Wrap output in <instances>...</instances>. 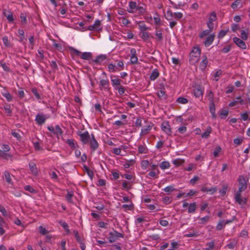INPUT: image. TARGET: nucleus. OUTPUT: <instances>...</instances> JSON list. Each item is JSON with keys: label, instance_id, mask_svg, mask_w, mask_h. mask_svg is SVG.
I'll list each match as a JSON object with an SVG mask.
<instances>
[{"label": "nucleus", "instance_id": "f257e3e1", "mask_svg": "<svg viewBox=\"0 0 250 250\" xmlns=\"http://www.w3.org/2000/svg\"><path fill=\"white\" fill-rule=\"evenodd\" d=\"M201 55V49L198 46L193 47L190 54L189 62L194 64L198 62Z\"/></svg>", "mask_w": 250, "mask_h": 250}, {"label": "nucleus", "instance_id": "f03ea898", "mask_svg": "<svg viewBox=\"0 0 250 250\" xmlns=\"http://www.w3.org/2000/svg\"><path fill=\"white\" fill-rule=\"evenodd\" d=\"M165 16L167 20L172 21L173 19L176 20L181 19L183 17V14L181 12H175L173 13L169 10L167 11Z\"/></svg>", "mask_w": 250, "mask_h": 250}, {"label": "nucleus", "instance_id": "7ed1b4c3", "mask_svg": "<svg viewBox=\"0 0 250 250\" xmlns=\"http://www.w3.org/2000/svg\"><path fill=\"white\" fill-rule=\"evenodd\" d=\"M77 134L80 136V140L83 144L85 145L88 144L91 138V135L89 134L87 131H85L83 132L79 131L77 132Z\"/></svg>", "mask_w": 250, "mask_h": 250}, {"label": "nucleus", "instance_id": "20e7f679", "mask_svg": "<svg viewBox=\"0 0 250 250\" xmlns=\"http://www.w3.org/2000/svg\"><path fill=\"white\" fill-rule=\"evenodd\" d=\"M239 188L242 190H245L248 187V178L243 175H240L238 179Z\"/></svg>", "mask_w": 250, "mask_h": 250}, {"label": "nucleus", "instance_id": "39448f33", "mask_svg": "<svg viewBox=\"0 0 250 250\" xmlns=\"http://www.w3.org/2000/svg\"><path fill=\"white\" fill-rule=\"evenodd\" d=\"M109 236L108 238L109 241L110 243H113L115 242L117 239L119 237H123V235L118 232L116 230H114L113 232H110L109 233Z\"/></svg>", "mask_w": 250, "mask_h": 250}, {"label": "nucleus", "instance_id": "423d86ee", "mask_svg": "<svg viewBox=\"0 0 250 250\" xmlns=\"http://www.w3.org/2000/svg\"><path fill=\"white\" fill-rule=\"evenodd\" d=\"M88 144H89L91 149L93 151L96 150L99 147V144L95 139L93 134H91V138L89 140Z\"/></svg>", "mask_w": 250, "mask_h": 250}, {"label": "nucleus", "instance_id": "0eeeda50", "mask_svg": "<svg viewBox=\"0 0 250 250\" xmlns=\"http://www.w3.org/2000/svg\"><path fill=\"white\" fill-rule=\"evenodd\" d=\"M107 59V55L105 54H101L97 56L96 58L94 60H91L90 63L92 64L94 63L100 65L104 62Z\"/></svg>", "mask_w": 250, "mask_h": 250}, {"label": "nucleus", "instance_id": "6e6552de", "mask_svg": "<svg viewBox=\"0 0 250 250\" xmlns=\"http://www.w3.org/2000/svg\"><path fill=\"white\" fill-rule=\"evenodd\" d=\"M161 129L167 135H171V128L168 122L165 121L162 123Z\"/></svg>", "mask_w": 250, "mask_h": 250}, {"label": "nucleus", "instance_id": "1a4fd4ad", "mask_svg": "<svg viewBox=\"0 0 250 250\" xmlns=\"http://www.w3.org/2000/svg\"><path fill=\"white\" fill-rule=\"evenodd\" d=\"M153 125L152 123H147V125L143 128H142L140 134V136L142 137L143 136H146L147 134H149L153 127Z\"/></svg>", "mask_w": 250, "mask_h": 250}, {"label": "nucleus", "instance_id": "9d476101", "mask_svg": "<svg viewBox=\"0 0 250 250\" xmlns=\"http://www.w3.org/2000/svg\"><path fill=\"white\" fill-rule=\"evenodd\" d=\"M99 86L101 89L109 90V82L106 78L105 79H100L99 82Z\"/></svg>", "mask_w": 250, "mask_h": 250}, {"label": "nucleus", "instance_id": "9b49d317", "mask_svg": "<svg viewBox=\"0 0 250 250\" xmlns=\"http://www.w3.org/2000/svg\"><path fill=\"white\" fill-rule=\"evenodd\" d=\"M87 30L90 31H99L102 30V27H101V21L99 20H96L93 25H91L88 27Z\"/></svg>", "mask_w": 250, "mask_h": 250}, {"label": "nucleus", "instance_id": "f8f14e48", "mask_svg": "<svg viewBox=\"0 0 250 250\" xmlns=\"http://www.w3.org/2000/svg\"><path fill=\"white\" fill-rule=\"evenodd\" d=\"M233 42L240 48L242 49H246L247 45L242 39H240L237 37H234L233 38Z\"/></svg>", "mask_w": 250, "mask_h": 250}, {"label": "nucleus", "instance_id": "ddd939ff", "mask_svg": "<svg viewBox=\"0 0 250 250\" xmlns=\"http://www.w3.org/2000/svg\"><path fill=\"white\" fill-rule=\"evenodd\" d=\"M203 92L204 88L200 86L195 87L193 89L194 95L197 98L202 97L203 96Z\"/></svg>", "mask_w": 250, "mask_h": 250}, {"label": "nucleus", "instance_id": "4468645a", "mask_svg": "<svg viewBox=\"0 0 250 250\" xmlns=\"http://www.w3.org/2000/svg\"><path fill=\"white\" fill-rule=\"evenodd\" d=\"M46 119L45 115L42 114H38L36 116L35 120L38 124L42 125L45 122Z\"/></svg>", "mask_w": 250, "mask_h": 250}, {"label": "nucleus", "instance_id": "2eb2a0df", "mask_svg": "<svg viewBox=\"0 0 250 250\" xmlns=\"http://www.w3.org/2000/svg\"><path fill=\"white\" fill-rule=\"evenodd\" d=\"M136 50L134 48H132L130 50L131 56L130 57V61L131 64H136L138 62V58L136 56Z\"/></svg>", "mask_w": 250, "mask_h": 250}, {"label": "nucleus", "instance_id": "dca6fc26", "mask_svg": "<svg viewBox=\"0 0 250 250\" xmlns=\"http://www.w3.org/2000/svg\"><path fill=\"white\" fill-rule=\"evenodd\" d=\"M137 3L134 1H130L128 3V7L127 8V11L130 13H133L135 10H137Z\"/></svg>", "mask_w": 250, "mask_h": 250}, {"label": "nucleus", "instance_id": "f3484780", "mask_svg": "<svg viewBox=\"0 0 250 250\" xmlns=\"http://www.w3.org/2000/svg\"><path fill=\"white\" fill-rule=\"evenodd\" d=\"M215 38L214 34H210L207 37L205 42L204 45L206 47H208L213 42Z\"/></svg>", "mask_w": 250, "mask_h": 250}, {"label": "nucleus", "instance_id": "a211bd4d", "mask_svg": "<svg viewBox=\"0 0 250 250\" xmlns=\"http://www.w3.org/2000/svg\"><path fill=\"white\" fill-rule=\"evenodd\" d=\"M138 150L140 154H146L148 151V148L145 144L139 145Z\"/></svg>", "mask_w": 250, "mask_h": 250}, {"label": "nucleus", "instance_id": "6ab92c4d", "mask_svg": "<svg viewBox=\"0 0 250 250\" xmlns=\"http://www.w3.org/2000/svg\"><path fill=\"white\" fill-rule=\"evenodd\" d=\"M29 167L32 173L34 175H37L38 172L36 164L34 162H30L29 163Z\"/></svg>", "mask_w": 250, "mask_h": 250}, {"label": "nucleus", "instance_id": "aec40b11", "mask_svg": "<svg viewBox=\"0 0 250 250\" xmlns=\"http://www.w3.org/2000/svg\"><path fill=\"white\" fill-rule=\"evenodd\" d=\"M235 201L239 204L241 206H243L247 202V199L245 197H243L242 195L238 196V198H237L236 197H234Z\"/></svg>", "mask_w": 250, "mask_h": 250}, {"label": "nucleus", "instance_id": "412c9836", "mask_svg": "<svg viewBox=\"0 0 250 250\" xmlns=\"http://www.w3.org/2000/svg\"><path fill=\"white\" fill-rule=\"evenodd\" d=\"M201 191L209 193L210 194H213L217 191V188L216 187H212L211 188L203 187L202 188Z\"/></svg>", "mask_w": 250, "mask_h": 250}, {"label": "nucleus", "instance_id": "4be33fe9", "mask_svg": "<svg viewBox=\"0 0 250 250\" xmlns=\"http://www.w3.org/2000/svg\"><path fill=\"white\" fill-rule=\"evenodd\" d=\"M212 131V128L210 126H208L206 128L205 131L201 134L202 138H208Z\"/></svg>", "mask_w": 250, "mask_h": 250}, {"label": "nucleus", "instance_id": "5701e85b", "mask_svg": "<svg viewBox=\"0 0 250 250\" xmlns=\"http://www.w3.org/2000/svg\"><path fill=\"white\" fill-rule=\"evenodd\" d=\"M111 82L114 89H117L118 86L120 85L121 80L118 78L111 79Z\"/></svg>", "mask_w": 250, "mask_h": 250}, {"label": "nucleus", "instance_id": "b1692460", "mask_svg": "<svg viewBox=\"0 0 250 250\" xmlns=\"http://www.w3.org/2000/svg\"><path fill=\"white\" fill-rule=\"evenodd\" d=\"M196 204L195 202L190 203L188 207V212L189 213H194L196 209Z\"/></svg>", "mask_w": 250, "mask_h": 250}, {"label": "nucleus", "instance_id": "393cba45", "mask_svg": "<svg viewBox=\"0 0 250 250\" xmlns=\"http://www.w3.org/2000/svg\"><path fill=\"white\" fill-rule=\"evenodd\" d=\"M59 223L63 228L67 234H69L70 233L69 226L64 221L60 220L59 221Z\"/></svg>", "mask_w": 250, "mask_h": 250}, {"label": "nucleus", "instance_id": "a878e982", "mask_svg": "<svg viewBox=\"0 0 250 250\" xmlns=\"http://www.w3.org/2000/svg\"><path fill=\"white\" fill-rule=\"evenodd\" d=\"M92 57V54L91 52H85L83 53H82L81 55V58L85 60H89Z\"/></svg>", "mask_w": 250, "mask_h": 250}, {"label": "nucleus", "instance_id": "bb28decb", "mask_svg": "<svg viewBox=\"0 0 250 250\" xmlns=\"http://www.w3.org/2000/svg\"><path fill=\"white\" fill-rule=\"evenodd\" d=\"M208 62V59H207V57L205 56H204L203 60L201 62L200 66H199L201 70H204L207 66Z\"/></svg>", "mask_w": 250, "mask_h": 250}, {"label": "nucleus", "instance_id": "cd10ccee", "mask_svg": "<svg viewBox=\"0 0 250 250\" xmlns=\"http://www.w3.org/2000/svg\"><path fill=\"white\" fill-rule=\"evenodd\" d=\"M159 75V73L158 71L157 70V69H155L152 71V73H151L149 78L150 80L154 81L158 77Z\"/></svg>", "mask_w": 250, "mask_h": 250}, {"label": "nucleus", "instance_id": "c85d7f7f", "mask_svg": "<svg viewBox=\"0 0 250 250\" xmlns=\"http://www.w3.org/2000/svg\"><path fill=\"white\" fill-rule=\"evenodd\" d=\"M135 161L133 159L127 160L124 164L123 166L125 168H128L130 166L133 165Z\"/></svg>", "mask_w": 250, "mask_h": 250}, {"label": "nucleus", "instance_id": "c756f323", "mask_svg": "<svg viewBox=\"0 0 250 250\" xmlns=\"http://www.w3.org/2000/svg\"><path fill=\"white\" fill-rule=\"evenodd\" d=\"M184 160L180 158H177L172 161V163L176 167L182 165L184 163Z\"/></svg>", "mask_w": 250, "mask_h": 250}, {"label": "nucleus", "instance_id": "7c9ffc66", "mask_svg": "<svg viewBox=\"0 0 250 250\" xmlns=\"http://www.w3.org/2000/svg\"><path fill=\"white\" fill-rule=\"evenodd\" d=\"M249 31L248 30H242L241 32L240 37L243 40L246 41L248 38Z\"/></svg>", "mask_w": 250, "mask_h": 250}, {"label": "nucleus", "instance_id": "2f4dec72", "mask_svg": "<svg viewBox=\"0 0 250 250\" xmlns=\"http://www.w3.org/2000/svg\"><path fill=\"white\" fill-rule=\"evenodd\" d=\"M209 111L213 118L216 117L215 108L214 103H210Z\"/></svg>", "mask_w": 250, "mask_h": 250}, {"label": "nucleus", "instance_id": "473e14b6", "mask_svg": "<svg viewBox=\"0 0 250 250\" xmlns=\"http://www.w3.org/2000/svg\"><path fill=\"white\" fill-rule=\"evenodd\" d=\"M170 166V163L167 161H163L160 165V167L162 169H167L169 168Z\"/></svg>", "mask_w": 250, "mask_h": 250}, {"label": "nucleus", "instance_id": "72a5a7b5", "mask_svg": "<svg viewBox=\"0 0 250 250\" xmlns=\"http://www.w3.org/2000/svg\"><path fill=\"white\" fill-rule=\"evenodd\" d=\"M107 68L108 71L110 72H118V70L117 69L116 66L115 64L113 63H109L108 64Z\"/></svg>", "mask_w": 250, "mask_h": 250}, {"label": "nucleus", "instance_id": "f704fd0d", "mask_svg": "<svg viewBox=\"0 0 250 250\" xmlns=\"http://www.w3.org/2000/svg\"><path fill=\"white\" fill-rule=\"evenodd\" d=\"M120 22L124 26H127L129 23V21L125 17L119 18Z\"/></svg>", "mask_w": 250, "mask_h": 250}, {"label": "nucleus", "instance_id": "c9c22d12", "mask_svg": "<svg viewBox=\"0 0 250 250\" xmlns=\"http://www.w3.org/2000/svg\"><path fill=\"white\" fill-rule=\"evenodd\" d=\"M153 19L155 22V23L157 25H161V19L159 15L157 13H155V16L153 17Z\"/></svg>", "mask_w": 250, "mask_h": 250}, {"label": "nucleus", "instance_id": "e433bc0d", "mask_svg": "<svg viewBox=\"0 0 250 250\" xmlns=\"http://www.w3.org/2000/svg\"><path fill=\"white\" fill-rule=\"evenodd\" d=\"M116 66L118 71H120L124 69V63L122 61H118Z\"/></svg>", "mask_w": 250, "mask_h": 250}, {"label": "nucleus", "instance_id": "4c0bfd02", "mask_svg": "<svg viewBox=\"0 0 250 250\" xmlns=\"http://www.w3.org/2000/svg\"><path fill=\"white\" fill-rule=\"evenodd\" d=\"M207 247L205 248L206 250H212L214 247V241H212L211 242H208L206 244Z\"/></svg>", "mask_w": 250, "mask_h": 250}, {"label": "nucleus", "instance_id": "58836bf2", "mask_svg": "<svg viewBox=\"0 0 250 250\" xmlns=\"http://www.w3.org/2000/svg\"><path fill=\"white\" fill-rule=\"evenodd\" d=\"M149 166V162L147 160H143L141 162V166L143 169H146Z\"/></svg>", "mask_w": 250, "mask_h": 250}, {"label": "nucleus", "instance_id": "ea45409f", "mask_svg": "<svg viewBox=\"0 0 250 250\" xmlns=\"http://www.w3.org/2000/svg\"><path fill=\"white\" fill-rule=\"evenodd\" d=\"M222 74V71L220 70H217L216 72H215L213 74V80L215 81H218L219 80V77L221 76Z\"/></svg>", "mask_w": 250, "mask_h": 250}, {"label": "nucleus", "instance_id": "a19ab883", "mask_svg": "<svg viewBox=\"0 0 250 250\" xmlns=\"http://www.w3.org/2000/svg\"><path fill=\"white\" fill-rule=\"evenodd\" d=\"M176 102L179 104H186L188 103V100L185 98L180 97L177 99Z\"/></svg>", "mask_w": 250, "mask_h": 250}, {"label": "nucleus", "instance_id": "79ce46f5", "mask_svg": "<svg viewBox=\"0 0 250 250\" xmlns=\"http://www.w3.org/2000/svg\"><path fill=\"white\" fill-rule=\"evenodd\" d=\"M18 33L19 34L20 40L19 41L22 42L24 40H26L24 37V32L22 29H19Z\"/></svg>", "mask_w": 250, "mask_h": 250}, {"label": "nucleus", "instance_id": "37998d69", "mask_svg": "<svg viewBox=\"0 0 250 250\" xmlns=\"http://www.w3.org/2000/svg\"><path fill=\"white\" fill-rule=\"evenodd\" d=\"M74 193L73 191H68L67 194L65 196L67 201L69 202H72V198L73 196Z\"/></svg>", "mask_w": 250, "mask_h": 250}, {"label": "nucleus", "instance_id": "c03bdc74", "mask_svg": "<svg viewBox=\"0 0 250 250\" xmlns=\"http://www.w3.org/2000/svg\"><path fill=\"white\" fill-rule=\"evenodd\" d=\"M209 219V216H206L204 217L201 218L199 219L200 222L199 224H205L207 223Z\"/></svg>", "mask_w": 250, "mask_h": 250}, {"label": "nucleus", "instance_id": "a18cd8bd", "mask_svg": "<svg viewBox=\"0 0 250 250\" xmlns=\"http://www.w3.org/2000/svg\"><path fill=\"white\" fill-rule=\"evenodd\" d=\"M141 34V38L144 41H146L149 38V35L146 31L140 32Z\"/></svg>", "mask_w": 250, "mask_h": 250}, {"label": "nucleus", "instance_id": "49530a36", "mask_svg": "<svg viewBox=\"0 0 250 250\" xmlns=\"http://www.w3.org/2000/svg\"><path fill=\"white\" fill-rule=\"evenodd\" d=\"M225 226L224 221L220 220L216 225V229L218 230L222 229Z\"/></svg>", "mask_w": 250, "mask_h": 250}, {"label": "nucleus", "instance_id": "de8ad7c7", "mask_svg": "<svg viewBox=\"0 0 250 250\" xmlns=\"http://www.w3.org/2000/svg\"><path fill=\"white\" fill-rule=\"evenodd\" d=\"M210 32V30H208V29L205 30L203 31V32H202L200 34L199 37L202 39V38H203L204 37H205V36H209Z\"/></svg>", "mask_w": 250, "mask_h": 250}, {"label": "nucleus", "instance_id": "09e8293b", "mask_svg": "<svg viewBox=\"0 0 250 250\" xmlns=\"http://www.w3.org/2000/svg\"><path fill=\"white\" fill-rule=\"evenodd\" d=\"M54 133L57 135H61L62 134V130L59 125H56L55 126V130H54Z\"/></svg>", "mask_w": 250, "mask_h": 250}, {"label": "nucleus", "instance_id": "8fccbe9b", "mask_svg": "<svg viewBox=\"0 0 250 250\" xmlns=\"http://www.w3.org/2000/svg\"><path fill=\"white\" fill-rule=\"evenodd\" d=\"M21 22L24 25L26 23V15L25 13H21L20 16Z\"/></svg>", "mask_w": 250, "mask_h": 250}, {"label": "nucleus", "instance_id": "3c124183", "mask_svg": "<svg viewBox=\"0 0 250 250\" xmlns=\"http://www.w3.org/2000/svg\"><path fill=\"white\" fill-rule=\"evenodd\" d=\"M217 17L216 13L214 12H212L209 15L208 21L210 22L214 21L216 20Z\"/></svg>", "mask_w": 250, "mask_h": 250}, {"label": "nucleus", "instance_id": "603ef678", "mask_svg": "<svg viewBox=\"0 0 250 250\" xmlns=\"http://www.w3.org/2000/svg\"><path fill=\"white\" fill-rule=\"evenodd\" d=\"M4 15L9 22H12L13 21V14L11 12L8 11L7 14H6V12H4Z\"/></svg>", "mask_w": 250, "mask_h": 250}, {"label": "nucleus", "instance_id": "864d4df0", "mask_svg": "<svg viewBox=\"0 0 250 250\" xmlns=\"http://www.w3.org/2000/svg\"><path fill=\"white\" fill-rule=\"evenodd\" d=\"M221 151V148L220 146H217L214 151L213 152V154L214 157H217L219 156V155Z\"/></svg>", "mask_w": 250, "mask_h": 250}, {"label": "nucleus", "instance_id": "5fc2aeb1", "mask_svg": "<svg viewBox=\"0 0 250 250\" xmlns=\"http://www.w3.org/2000/svg\"><path fill=\"white\" fill-rule=\"evenodd\" d=\"M5 112L7 114V115L10 116L11 114V108L10 105H6L3 107Z\"/></svg>", "mask_w": 250, "mask_h": 250}, {"label": "nucleus", "instance_id": "6e6d98bb", "mask_svg": "<svg viewBox=\"0 0 250 250\" xmlns=\"http://www.w3.org/2000/svg\"><path fill=\"white\" fill-rule=\"evenodd\" d=\"M112 153H113L114 154L117 155H121V156L125 155V154L121 153V150L120 148V147L119 148H114L112 150Z\"/></svg>", "mask_w": 250, "mask_h": 250}, {"label": "nucleus", "instance_id": "4d7b16f0", "mask_svg": "<svg viewBox=\"0 0 250 250\" xmlns=\"http://www.w3.org/2000/svg\"><path fill=\"white\" fill-rule=\"evenodd\" d=\"M33 146L36 150H41L42 149L40 144L38 141L33 142Z\"/></svg>", "mask_w": 250, "mask_h": 250}, {"label": "nucleus", "instance_id": "13d9d810", "mask_svg": "<svg viewBox=\"0 0 250 250\" xmlns=\"http://www.w3.org/2000/svg\"><path fill=\"white\" fill-rule=\"evenodd\" d=\"M39 232L42 235H45L48 233L47 230H46L42 226H41L39 227Z\"/></svg>", "mask_w": 250, "mask_h": 250}, {"label": "nucleus", "instance_id": "bf43d9fd", "mask_svg": "<svg viewBox=\"0 0 250 250\" xmlns=\"http://www.w3.org/2000/svg\"><path fill=\"white\" fill-rule=\"evenodd\" d=\"M74 142H75V140H74V139H68L66 141V143L71 148H75V145Z\"/></svg>", "mask_w": 250, "mask_h": 250}, {"label": "nucleus", "instance_id": "052dcab7", "mask_svg": "<svg viewBox=\"0 0 250 250\" xmlns=\"http://www.w3.org/2000/svg\"><path fill=\"white\" fill-rule=\"evenodd\" d=\"M240 116L241 119L244 121H246L249 119V114L248 112L241 113L240 114Z\"/></svg>", "mask_w": 250, "mask_h": 250}, {"label": "nucleus", "instance_id": "680f3d73", "mask_svg": "<svg viewBox=\"0 0 250 250\" xmlns=\"http://www.w3.org/2000/svg\"><path fill=\"white\" fill-rule=\"evenodd\" d=\"M174 190V186H172V185H170V186H167V187H166L164 189V190L166 192H172L173 191V190Z\"/></svg>", "mask_w": 250, "mask_h": 250}, {"label": "nucleus", "instance_id": "e2e57ef3", "mask_svg": "<svg viewBox=\"0 0 250 250\" xmlns=\"http://www.w3.org/2000/svg\"><path fill=\"white\" fill-rule=\"evenodd\" d=\"M139 28L140 30V32H141L143 31H146V30L148 29V27L145 24L143 23L139 25Z\"/></svg>", "mask_w": 250, "mask_h": 250}, {"label": "nucleus", "instance_id": "0e129e2a", "mask_svg": "<svg viewBox=\"0 0 250 250\" xmlns=\"http://www.w3.org/2000/svg\"><path fill=\"white\" fill-rule=\"evenodd\" d=\"M240 0H236L231 4V8L233 9L236 8L238 7V6L240 4Z\"/></svg>", "mask_w": 250, "mask_h": 250}, {"label": "nucleus", "instance_id": "69168bd1", "mask_svg": "<svg viewBox=\"0 0 250 250\" xmlns=\"http://www.w3.org/2000/svg\"><path fill=\"white\" fill-rule=\"evenodd\" d=\"M0 156L6 159L10 157V155L4 152L3 149H0Z\"/></svg>", "mask_w": 250, "mask_h": 250}, {"label": "nucleus", "instance_id": "338daca9", "mask_svg": "<svg viewBox=\"0 0 250 250\" xmlns=\"http://www.w3.org/2000/svg\"><path fill=\"white\" fill-rule=\"evenodd\" d=\"M4 176H5V178L6 181L9 184H11V179L10 178V175L9 173L7 171H5L4 172Z\"/></svg>", "mask_w": 250, "mask_h": 250}, {"label": "nucleus", "instance_id": "774afa93", "mask_svg": "<svg viewBox=\"0 0 250 250\" xmlns=\"http://www.w3.org/2000/svg\"><path fill=\"white\" fill-rule=\"evenodd\" d=\"M155 35L157 37L159 41H161L163 40V35L161 31H156Z\"/></svg>", "mask_w": 250, "mask_h": 250}]
</instances>
